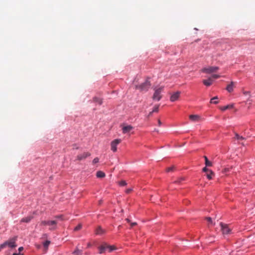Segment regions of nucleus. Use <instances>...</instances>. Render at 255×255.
Segmentation results:
<instances>
[{"label": "nucleus", "instance_id": "393cba45", "mask_svg": "<svg viewBox=\"0 0 255 255\" xmlns=\"http://www.w3.org/2000/svg\"><path fill=\"white\" fill-rule=\"evenodd\" d=\"M235 137L238 140H243L245 139V138L244 137H243L242 136H240V135H239L237 133H236Z\"/></svg>", "mask_w": 255, "mask_h": 255}, {"label": "nucleus", "instance_id": "2eb2a0df", "mask_svg": "<svg viewBox=\"0 0 255 255\" xmlns=\"http://www.w3.org/2000/svg\"><path fill=\"white\" fill-rule=\"evenodd\" d=\"M82 250H79L78 247H77L75 250L72 253L73 255H82Z\"/></svg>", "mask_w": 255, "mask_h": 255}, {"label": "nucleus", "instance_id": "c85d7f7f", "mask_svg": "<svg viewBox=\"0 0 255 255\" xmlns=\"http://www.w3.org/2000/svg\"><path fill=\"white\" fill-rule=\"evenodd\" d=\"M119 184L120 186H126L127 185V183H126V181L122 180L119 182Z\"/></svg>", "mask_w": 255, "mask_h": 255}, {"label": "nucleus", "instance_id": "4c0bfd02", "mask_svg": "<svg viewBox=\"0 0 255 255\" xmlns=\"http://www.w3.org/2000/svg\"><path fill=\"white\" fill-rule=\"evenodd\" d=\"M23 250V248L22 247H20L18 248L19 252H21Z\"/></svg>", "mask_w": 255, "mask_h": 255}, {"label": "nucleus", "instance_id": "7c9ffc66", "mask_svg": "<svg viewBox=\"0 0 255 255\" xmlns=\"http://www.w3.org/2000/svg\"><path fill=\"white\" fill-rule=\"evenodd\" d=\"M158 108H159V106L158 105L155 106L154 107L152 112H157L158 111Z\"/></svg>", "mask_w": 255, "mask_h": 255}, {"label": "nucleus", "instance_id": "473e14b6", "mask_svg": "<svg viewBox=\"0 0 255 255\" xmlns=\"http://www.w3.org/2000/svg\"><path fill=\"white\" fill-rule=\"evenodd\" d=\"M174 168V166H172V167L168 168L167 169L166 171H167V172H170V171H173Z\"/></svg>", "mask_w": 255, "mask_h": 255}, {"label": "nucleus", "instance_id": "412c9836", "mask_svg": "<svg viewBox=\"0 0 255 255\" xmlns=\"http://www.w3.org/2000/svg\"><path fill=\"white\" fill-rule=\"evenodd\" d=\"M93 101L95 103H98L99 105H101L103 103L102 100L98 97H94L93 98Z\"/></svg>", "mask_w": 255, "mask_h": 255}, {"label": "nucleus", "instance_id": "a878e982", "mask_svg": "<svg viewBox=\"0 0 255 255\" xmlns=\"http://www.w3.org/2000/svg\"><path fill=\"white\" fill-rule=\"evenodd\" d=\"M50 243V242L49 241H45L43 244L44 247L47 249L48 246L49 245Z\"/></svg>", "mask_w": 255, "mask_h": 255}, {"label": "nucleus", "instance_id": "bb28decb", "mask_svg": "<svg viewBox=\"0 0 255 255\" xmlns=\"http://www.w3.org/2000/svg\"><path fill=\"white\" fill-rule=\"evenodd\" d=\"M48 223L49 221H42L41 222L40 225L43 226H48Z\"/></svg>", "mask_w": 255, "mask_h": 255}, {"label": "nucleus", "instance_id": "9b49d317", "mask_svg": "<svg viewBox=\"0 0 255 255\" xmlns=\"http://www.w3.org/2000/svg\"><path fill=\"white\" fill-rule=\"evenodd\" d=\"M235 84V82H231L230 84L227 85L226 90L228 91V92L231 93L233 91Z\"/></svg>", "mask_w": 255, "mask_h": 255}, {"label": "nucleus", "instance_id": "ddd939ff", "mask_svg": "<svg viewBox=\"0 0 255 255\" xmlns=\"http://www.w3.org/2000/svg\"><path fill=\"white\" fill-rule=\"evenodd\" d=\"M212 82L213 81L211 77H209L208 80H204L203 81V84L206 86H210L212 84Z\"/></svg>", "mask_w": 255, "mask_h": 255}, {"label": "nucleus", "instance_id": "423d86ee", "mask_svg": "<svg viewBox=\"0 0 255 255\" xmlns=\"http://www.w3.org/2000/svg\"><path fill=\"white\" fill-rule=\"evenodd\" d=\"M121 139H116L111 142V150L113 152H116L117 150V146L121 142Z\"/></svg>", "mask_w": 255, "mask_h": 255}, {"label": "nucleus", "instance_id": "aec40b11", "mask_svg": "<svg viewBox=\"0 0 255 255\" xmlns=\"http://www.w3.org/2000/svg\"><path fill=\"white\" fill-rule=\"evenodd\" d=\"M204 158H205V165L206 166H211L212 165V163L211 161H210L207 157L206 156H204Z\"/></svg>", "mask_w": 255, "mask_h": 255}, {"label": "nucleus", "instance_id": "7ed1b4c3", "mask_svg": "<svg viewBox=\"0 0 255 255\" xmlns=\"http://www.w3.org/2000/svg\"><path fill=\"white\" fill-rule=\"evenodd\" d=\"M163 90V87H161L154 89V93L152 96V99L155 101H159L162 97L161 92Z\"/></svg>", "mask_w": 255, "mask_h": 255}, {"label": "nucleus", "instance_id": "72a5a7b5", "mask_svg": "<svg viewBox=\"0 0 255 255\" xmlns=\"http://www.w3.org/2000/svg\"><path fill=\"white\" fill-rule=\"evenodd\" d=\"M206 219L207 220V221L211 224H212V220L211 218L210 217H206Z\"/></svg>", "mask_w": 255, "mask_h": 255}, {"label": "nucleus", "instance_id": "f8f14e48", "mask_svg": "<svg viewBox=\"0 0 255 255\" xmlns=\"http://www.w3.org/2000/svg\"><path fill=\"white\" fill-rule=\"evenodd\" d=\"M132 129H133V127L130 125L124 126V127H123V128H122L123 132L124 133H128L130 130H131Z\"/></svg>", "mask_w": 255, "mask_h": 255}, {"label": "nucleus", "instance_id": "9d476101", "mask_svg": "<svg viewBox=\"0 0 255 255\" xmlns=\"http://www.w3.org/2000/svg\"><path fill=\"white\" fill-rule=\"evenodd\" d=\"M189 119L194 122H199L201 120V117L197 115H191L189 116Z\"/></svg>", "mask_w": 255, "mask_h": 255}, {"label": "nucleus", "instance_id": "39448f33", "mask_svg": "<svg viewBox=\"0 0 255 255\" xmlns=\"http://www.w3.org/2000/svg\"><path fill=\"white\" fill-rule=\"evenodd\" d=\"M220 225L221 227V230L223 234L228 235L231 233V230L228 227V226L227 224H225L221 222Z\"/></svg>", "mask_w": 255, "mask_h": 255}, {"label": "nucleus", "instance_id": "4be33fe9", "mask_svg": "<svg viewBox=\"0 0 255 255\" xmlns=\"http://www.w3.org/2000/svg\"><path fill=\"white\" fill-rule=\"evenodd\" d=\"M218 99V97L216 96L212 98L210 100V103L217 104L219 103L218 101L217 100Z\"/></svg>", "mask_w": 255, "mask_h": 255}, {"label": "nucleus", "instance_id": "dca6fc26", "mask_svg": "<svg viewBox=\"0 0 255 255\" xmlns=\"http://www.w3.org/2000/svg\"><path fill=\"white\" fill-rule=\"evenodd\" d=\"M105 231L103 230L101 227H98L96 230L97 235H102L105 233Z\"/></svg>", "mask_w": 255, "mask_h": 255}, {"label": "nucleus", "instance_id": "a211bd4d", "mask_svg": "<svg viewBox=\"0 0 255 255\" xmlns=\"http://www.w3.org/2000/svg\"><path fill=\"white\" fill-rule=\"evenodd\" d=\"M96 176L98 178H103L105 176V173L102 171L97 172Z\"/></svg>", "mask_w": 255, "mask_h": 255}, {"label": "nucleus", "instance_id": "20e7f679", "mask_svg": "<svg viewBox=\"0 0 255 255\" xmlns=\"http://www.w3.org/2000/svg\"><path fill=\"white\" fill-rule=\"evenodd\" d=\"M219 67L217 66H211L207 68H204L201 70L203 73L211 74L216 72L219 70Z\"/></svg>", "mask_w": 255, "mask_h": 255}, {"label": "nucleus", "instance_id": "0eeeda50", "mask_svg": "<svg viewBox=\"0 0 255 255\" xmlns=\"http://www.w3.org/2000/svg\"><path fill=\"white\" fill-rule=\"evenodd\" d=\"M91 153L89 152H84L77 156L76 159L79 161L85 159L87 157L90 156Z\"/></svg>", "mask_w": 255, "mask_h": 255}, {"label": "nucleus", "instance_id": "58836bf2", "mask_svg": "<svg viewBox=\"0 0 255 255\" xmlns=\"http://www.w3.org/2000/svg\"><path fill=\"white\" fill-rule=\"evenodd\" d=\"M62 216H56L55 218H57V219H61L62 220Z\"/></svg>", "mask_w": 255, "mask_h": 255}, {"label": "nucleus", "instance_id": "c756f323", "mask_svg": "<svg viewBox=\"0 0 255 255\" xmlns=\"http://www.w3.org/2000/svg\"><path fill=\"white\" fill-rule=\"evenodd\" d=\"M211 77V79H212V78L218 79L220 77V75H217V74H213Z\"/></svg>", "mask_w": 255, "mask_h": 255}, {"label": "nucleus", "instance_id": "37998d69", "mask_svg": "<svg viewBox=\"0 0 255 255\" xmlns=\"http://www.w3.org/2000/svg\"><path fill=\"white\" fill-rule=\"evenodd\" d=\"M91 246V244L90 243L88 244V247H90Z\"/></svg>", "mask_w": 255, "mask_h": 255}, {"label": "nucleus", "instance_id": "4468645a", "mask_svg": "<svg viewBox=\"0 0 255 255\" xmlns=\"http://www.w3.org/2000/svg\"><path fill=\"white\" fill-rule=\"evenodd\" d=\"M33 217L32 216H28L26 217L22 218L20 222H21L29 223L32 220V219H33Z\"/></svg>", "mask_w": 255, "mask_h": 255}, {"label": "nucleus", "instance_id": "6ab92c4d", "mask_svg": "<svg viewBox=\"0 0 255 255\" xmlns=\"http://www.w3.org/2000/svg\"><path fill=\"white\" fill-rule=\"evenodd\" d=\"M99 249L100 251V254H102L107 250V245H105L103 246H101L99 248Z\"/></svg>", "mask_w": 255, "mask_h": 255}, {"label": "nucleus", "instance_id": "6e6552de", "mask_svg": "<svg viewBox=\"0 0 255 255\" xmlns=\"http://www.w3.org/2000/svg\"><path fill=\"white\" fill-rule=\"evenodd\" d=\"M57 222L56 220L49 221L48 226H49V230L53 231L56 229Z\"/></svg>", "mask_w": 255, "mask_h": 255}, {"label": "nucleus", "instance_id": "2f4dec72", "mask_svg": "<svg viewBox=\"0 0 255 255\" xmlns=\"http://www.w3.org/2000/svg\"><path fill=\"white\" fill-rule=\"evenodd\" d=\"M99 159L98 157H96L93 160V164H95V163H97L99 162Z\"/></svg>", "mask_w": 255, "mask_h": 255}, {"label": "nucleus", "instance_id": "b1692460", "mask_svg": "<svg viewBox=\"0 0 255 255\" xmlns=\"http://www.w3.org/2000/svg\"><path fill=\"white\" fill-rule=\"evenodd\" d=\"M115 249L114 246H109L107 245V250H108L109 252H111L112 251Z\"/></svg>", "mask_w": 255, "mask_h": 255}, {"label": "nucleus", "instance_id": "c9c22d12", "mask_svg": "<svg viewBox=\"0 0 255 255\" xmlns=\"http://www.w3.org/2000/svg\"><path fill=\"white\" fill-rule=\"evenodd\" d=\"M132 191V189L131 188H128V189H127L126 190V192L128 194L131 191Z\"/></svg>", "mask_w": 255, "mask_h": 255}, {"label": "nucleus", "instance_id": "c03bdc74", "mask_svg": "<svg viewBox=\"0 0 255 255\" xmlns=\"http://www.w3.org/2000/svg\"><path fill=\"white\" fill-rule=\"evenodd\" d=\"M153 112H151L150 113H149V115H151Z\"/></svg>", "mask_w": 255, "mask_h": 255}, {"label": "nucleus", "instance_id": "5701e85b", "mask_svg": "<svg viewBox=\"0 0 255 255\" xmlns=\"http://www.w3.org/2000/svg\"><path fill=\"white\" fill-rule=\"evenodd\" d=\"M214 175V173L212 170H209V172L207 173L206 176L208 179L210 180L212 178V176Z\"/></svg>", "mask_w": 255, "mask_h": 255}, {"label": "nucleus", "instance_id": "79ce46f5", "mask_svg": "<svg viewBox=\"0 0 255 255\" xmlns=\"http://www.w3.org/2000/svg\"><path fill=\"white\" fill-rule=\"evenodd\" d=\"M126 221H127L128 223H130V221L128 219V218H127V219H126Z\"/></svg>", "mask_w": 255, "mask_h": 255}, {"label": "nucleus", "instance_id": "e433bc0d", "mask_svg": "<svg viewBox=\"0 0 255 255\" xmlns=\"http://www.w3.org/2000/svg\"><path fill=\"white\" fill-rule=\"evenodd\" d=\"M136 222H133V223H130V225H131V227H132L134 226H135L136 225Z\"/></svg>", "mask_w": 255, "mask_h": 255}, {"label": "nucleus", "instance_id": "1a4fd4ad", "mask_svg": "<svg viewBox=\"0 0 255 255\" xmlns=\"http://www.w3.org/2000/svg\"><path fill=\"white\" fill-rule=\"evenodd\" d=\"M180 94V92L178 91L173 93L170 97V101L171 102H175L177 101L179 97Z\"/></svg>", "mask_w": 255, "mask_h": 255}, {"label": "nucleus", "instance_id": "f3484780", "mask_svg": "<svg viewBox=\"0 0 255 255\" xmlns=\"http://www.w3.org/2000/svg\"><path fill=\"white\" fill-rule=\"evenodd\" d=\"M233 107H234L233 105H227L226 106L220 107V109L222 111H225V110H226L227 109L233 108Z\"/></svg>", "mask_w": 255, "mask_h": 255}, {"label": "nucleus", "instance_id": "a19ab883", "mask_svg": "<svg viewBox=\"0 0 255 255\" xmlns=\"http://www.w3.org/2000/svg\"><path fill=\"white\" fill-rule=\"evenodd\" d=\"M158 123L159 126H160L161 125V122L159 120H158Z\"/></svg>", "mask_w": 255, "mask_h": 255}, {"label": "nucleus", "instance_id": "cd10ccee", "mask_svg": "<svg viewBox=\"0 0 255 255\" xmlns=\"http://www.w3.org/2000/svg\"><path fill=\"white\" fill-rule=\"evenodd\" d=\"M81 228H82V225H81V224H79L78 226H77L74 228V231H79V230H80Z\"/></svg>", "mask_w": 255, "mask_h": 255}, {"label": "nucleus", "instance_id": "f257e3e1", "mask_svg": "<svg viewBox=\"0 0 255 255\" xmlns=\"http://www.w3.org/2000/svg\"><path fill=\"white\" fill-rule=\"evenodd\" d=\"M16 240L17 237H15L9 239L0 245V248H5L7 247L10 248H15L17 246L16 244Z\"/></svg>", "mask_w": 255, "mask_h": 255}, {"label": "nucleus", "instance_id": "f704fd0d", "mask_svg": "<svg viewBox=\"0 0 255 255\" xmlns=\"http://www.w3.org/2000/svg\"><path fill=\"white\" fill-rule=\"evenodd\" d=\"M209 170H210V169H208L206 167H205L203 168V171L205 172H209Z\"/></svg>", "mask_w": 255, "mask_h": 255}, {"label": "nucleus", "instance_id": "f03ea898", "mask_svg": "<svg viewBox=\"0 0 255 255\" xmlns=\"http://www.w3.org/2000/svg\"><path fill=\"white\" fill-rule=\"evenodd\" d=\"M151 84L150 81L147 79L144 83L139 85H136L135 88L141 92H146L148 90Z\"/></svg>", "mask_w": 255, "mask_h": 255}, {"label": "nucleus", "instance_id": "ea45409f", "mask_svg": "<svg viewBox=\"0 0 255 255\" xmlns=\"http://www.w3.org/2000/svg\"><path fill=\"white\" fill-rule=\"evenodd\" d=\"M13 255H23V254H21L20 253H13Z\"/></svg>", "mask_w": 255, "mask_h": 255}]
</instances>
